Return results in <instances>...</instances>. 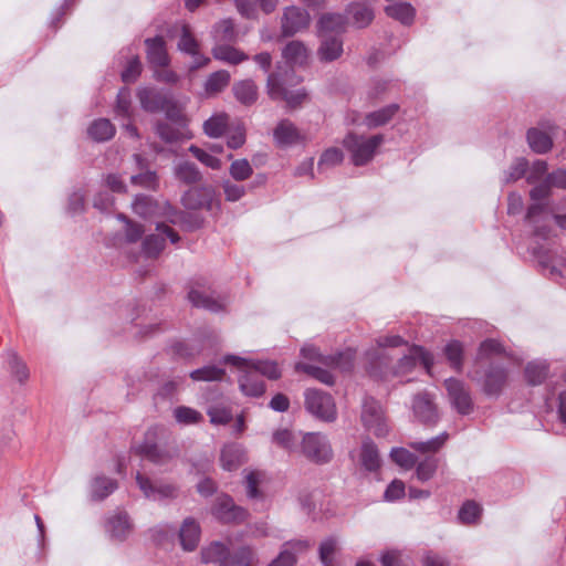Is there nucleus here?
Masks as SVG:
<instances>
[{
	"mask_svg": "<svg viewBox=\"0 0 566 566\" xmlns=\"http://www.w3.org/2000/svg\"><path fill=\"white\" fill-rule=\"evenodd\" d=\"M115 113L118 116L130 117V92L127 88L118 92Z\"/></svg>",
	"mask_w": 566,
	"mask_h": 566,
	"instance_id": "63",
	"label": "nucleus"
},
{
	"mask_svg": "<svg viewBox=\"0 0 566 566\" xmlns=\"http://www.w3.org/2000/svg\"><path fill=\"white\" fill-rule=\"evenodd\" d=\"M552 126L547 129H543L541 127L530 128L527 132V143L531 149L537 154H545L551 150L553 147L552 139Z\"/></svg>",
	"mask_w": 566,
	"mask_h": 566,
	"instance_id": "24",
	"label": "nucleus"
},
{
	"mask_svg": "<svg viewBox=\"0 0 566 566\" xmlns=\"http://www.w3.org/2000/svg\"><path fill=\"white\" fill-rule=\"evenodd\" d=\"M322 38L317 55L323 62H332L343 54V40L337 35H319Z\"/></svg>",
	"mask_w": 566,
	"mask_h": 566,
	"instance_id": "25",
	"label": "nucleus"
},
{
	"mask_svg": "<svg viewBox=\"0 0 566 566\" xmlns=\"http://www.w3.org/2000/svg\"><path fill=\"white\" fill-rule=\"evenodd\" d=\"M310 51L306 45L297 40L289 42L282 50V56L290 65H304L308 60Z\"/></svg>",
	"mask_w": 566,
	"mask_h": 566,
	"instance_id": "30",
	"label": "nucleus"
},
{
	"mask_svg": "<svg viewBox=\"0 0 566 566\" xmlns=\"http://www.w3.org/2000/svg\"><path fill=\"white\" fill-rule=\"evenodd\" d=\"M211 512L217 520L224 523L241 522L247 517V511L235 505L227 494L217 496Z\"/></svg>",
	"mask_w": 566,
	"mask_h": 566,
	"instance_id": "14",
	"label": "nucleus"
},
{
	"mask_svg": "<svg viewBox=\"0 0 566 566\" xmlns=\"http://www.w3.org/2000/svg\"><path fill=\"white\" fill-rule=\"evenodd\" d=\"M295 371H297V373L303 371L325 385L334 384L333 374L329 370L324 369L319 366H315L312 364H305V363H296Z\"/></svg>",
	"mask_w": 566,
	"mask_h": 566,
	"instance_id": "43",
	"label": "nucleus"
},
{
	"mask_svg": "<svg viewBox=\"0 0 566 566\" xmlns=\"http://www.w3.org/2000/svg\"><path fill=\"white\" fill-rule=\"evenodd\" d=\"M258 558L254 551L249 546H243L237 551V557L233 559L232 565L222 566H255Z\"/></svg>",
	"mask_w": 566,
	"mask_h": 566,
	"instance_id": "59",
	"label": "nucleus"
},
{
	"mask_svg": "<svg viewBox=\"0 0 566 566\" xmlns=\"http://www.w3.org/2000/svg\"><path fill=\"white\" fill-rule=\"evenodd\" d=\"M237 36L234 24L231 20H222L213 27V38L217 41H234Z\"/></svg>",
	"mask_w": 566,
	"mask_h": 566,
	"instance_id": "52",
	"label": "nucleus"
},
{
	"mask_svg": "<svg viewBox=\"0 0 566 566\" xmlns=\"http://www.w3.org/2000/svg\"><path fill=\"white\" fill-rule=\"evenodd\" d=\"M437 469L438 460L436 458H427L417 464L416 476L419 481L426 482L433 478Z\"/></svg>",
	"mask_w": 566,
	"mask_h": 566,
	"instance_id": "55",
	"label": "nucleus"
},
{
	"mask_svg": "<svg viewBox=\"0 0 566 566\" xmlns=\"http://www.w3.org/2000/svg\"><path fill=\"white\" fill-rule=\"evenodd\" d=\"M229 174L235 181H244L252 176L253 168L247 159H237L230 165Z\"/></svg>",
	"mask_w": 566,
	"mask_h": 566,
	"instance_id": "50",
	"label": "nucleus"
},
{
	"mask_svg": "<svg viewBox=\"0 0 566 566\" xmlns=\"http://www.w3.org/2000/svg\"><path fill=\"white\" fill-rule=\"evenodd\" d=\"M360 465L367 471H376L380 467V457L376 444L366 440L363 442L359 453Z\"/></svg>",
	"mask_w": 566,
	"mask_h": 566,
	"instance_id": "34",
	"label": "nucleus"
},
{
	"mask_svg": "<svg viewBox=\"0 0 566 566\" xmlns=\"http://www.w3.org/2000/svg\"><path fill=\"white\" fill-rule=\"evenodd\" d=\"M418 364L422 365L427 373H430V369L433 365V357L423 347L412 346L408 349V353L398 360L392 373L396 376L406 375L410 373Z\"/></svg>",
	"mask_w": 566,
	"mask_h": 566,
	"instance_id": "8",
	"label": "nucleus"
},
{
	"mask_svg": "<svg viewBox=\"0 0 566 566\" xmlns=\"http://www.w3.org/2000/svg\"><path fill=\"white\" fill-rule=\"evenodd\" d=\"M295 78L293 72L285 71L282 73L280 70L269 74L266 80V93L270 98L277 101L283 99L287 106L296 107L306 97L303 90L292 91L287 87V82H293Z\"/></svg>",
	"mask_w": 566,
	"mask_h": 566,
	"instance_id": "3",
	"label": "nucleus"
},
{
	"mask_svg": "<svg viewBox=\"0 0 566 566\" xmlns=\"http://www.w3.org/2000/svg\"><path fill=\"white\" fill-rule=\"evenodd\" d=\"M87 134L95 142H106L115 135V127L108 119L99 118L88 126Z\"/></svg>",
	"mask_w": 566,
	"mask_h": 566,
	"instance_id": "35",
	"label": "nucleus"
},
{
	"mask_svg": "<svg viewBox=\"0 0 566 566\" xmlns=\"http://www.w3.org/2000/svg\"><path fill=\"white\" fill-rule=\"evenodd\" d=\"M181 202L184 207L189 210H213L220 206L219 201L214 198V190L211 187L191 188L187 190L181 197Z\"/></svg>",
	"mask_w": 566,
	"mask_h": 566,
	"instance_id": "12",
	"label": "nucleus"
},
{
	"mask_svg": "<svg viewBox=\"0 0 566 566\" xmlns=\"http://www.w3.org/2000/svg\"><path fill=\"white\" fill-rule=\"evenodd\" d=\"M449 436L443 432L437 437H433L427 441H413L409 443V447L420 453H437L446 443Z\"/></svg>",
	"mask_w": 566,
	"mask_h": 566,
	"instance_id": "42",
	"label": "nucleus"
},
{
	"mask_svg": "<svg viewBox=\"0 0 566 566\" xmlns=\"http://www.w3.org/2000/svg\"><path fill=\"white\" fill-rule=\"evenodd\" d=\"M411 408L413 416L422 423L433 424L439 419L433 397L427 392L416 395Z\"/></svg>",
	"mask_w": 566,
	"mask_h": 566,
	"instance_id": "15",
	"label": "nucleus"
},
{
	"mask_svg": "<svg viewBox=\"0 0 566 566\" xmlns=\"http://www.w3.org/2000/svg\"><path fill=\"white\" fill-rule=\"evenodd\" d=\"M208 416L210 417V422L213 424H226L232 419L231 411L221 406L209 408Z\"/></svg>",
	"mask_w": 566,
	"mask_h": 566,
	"instance_id": "64",
	"label": "nucleus"
},
{
	"mask_svg": "<svg viewBox=\"0 0 566 566\" xmlns=\"http://www.w3.org/2000/svg\"><path fill=\"white\" fill-rule=\"evenodd\" d=\"M180 39L178 41V50L187 54H196L199 50V43L191 33L189 25L182 24L180 29Z\"/></svg>",
	"mask_w": 566,
	"mask_h": 566,
	"instance_id": "46",
	"label": "nucleus"
},
{
	"mask_svg": "<svg viewBox=\"0 0 566 566\" xmlns=\"http://www.w3.org/2000/svg\"><path fill=\"white\" fill-rule=\"evenodd\" d=\"M224 361L233 365L238 370L256 371L258 375H263L272 380L281 377V370L273 360H252L230 355L224 358Z\"/></svg>",
	"mask_w": 566,
	"mask_h": 566,
	"instance_id": "11",
	"label": "nucleus"
},
{
	"mask_svg": "<svg viewBox=\"0 0 566 566\" xmlns=\"http://www.w3.org/2000/svg\"><path fill=\"white\" fill-rule=\"evenodd\" d=\"M163 432L164 430L158 427L148 429L144 441L134 448L135 452L156 465H166L174 461L179 455L177 446L157 443Z\"/></svg>",
	"mask_w": 566,
	"mask_h": 566,
	"instance_id": "1",
	"label": "nucleus"
},
{
	"mask_svg": "<svg viewBox=\"0 0 566 566\" xmlns=\"http://www.w3.org/2000/svg\"><path fill=\"white\" fill-rule=\"evenodd\" d=\"M235 99L244 106H251L258 101V86L252 80H241L233 84Z\"/></svg>",
	"mask_w": 566,
	"mask_h": 566,
	"instance_id": "29",
	"label": "nucleus"
},
{
	"mask_svg": "<svg viewBox=\"0 0 566 566\" xmlns=\"http://www.w3.org/2000/svg\"><path fill=\"white\" fill-rule=\"evenodd\" d=\"M231 75L226 70L211 73L206 83L205 91L208 95H216L222 92L230 83Z\"/></svg>",
	"mask_w": 566,
	"mask_h": 566,
	"instance_id": "41",
	"label": "nucleus"
},
{
	"mask_svg": "<svg viewBox=\"0 0 566 566\" xmlns=\"http://www.w3.org/2000/svg\"><path fill=\"white\" fill-rule=\"evenodd\" d=\"M388 17L398 20L402 24H410L415 19V9L407 2H395L385 8Z\"/></svg>",
	"mask_w": 566,
	"mask_h": 566,
	"instance_id": "37",
	"label": "nucleus"
},
{
	"mask_svg": "<svg viewBox=\"0 0 566 566\" xmlns=\"http://www.w3.org/2000/svg\"><path fill=\"white\" fill-rule=\"evenodd\" d=\"M311 17L308 12L300 7L290 6L284 8L281 17L282 36H292L310 27Z\"/></svg>",
	"mask_w": 566,
	"mask_h": 566,
	"instance_id": "9",
	"label": "nucleus"
},
{
	"mask_svg": "<svg viewBox=\"0 0 566 566\" xmlns=\"http://www.w3.org/2000/svg\"><path fill=\"white\" fill-rule=\"evenodd\" d=\"M354 358L355 353L352 349H348L337 355L324 357V366L346 373L352 370L354 367Z\"/></svg>",
	"mask_w": 566,
	"mask_h": 566,
	"instance_id": "38",
	"label": "nucleus"
},
{
	"mask_svg": "<svg viewBox=\"0 0 566 566\" xmlns=\"http://www.w3.org/2000/svg\"><path fill=\"white\" fill-rule=\"evenodd\" d=\"M548 374V366L545 361L528 363L525 368V377L532 385H538L545 380Z\"/></svg>",
	"mask_w": 566,
	"mask_h": 566,
	"instance_id": "45",
	"label": "nucleus"
},
{
	"mask_svg": "<svg viewBox=\"0 0 566 566\" xmlns=\"http://www.w3.org/2000/svg\"><path fill=\"white\" fill-rule=\"evenodd\" d=\"M200 525L192 517H187L180 527L179 538L185 551L192 552L197 548L200 541Z\"/></svg>",
	"mask_w": 566,
	"mask_h": 566,
	"instance_id": "23",
	"label": "nucleus"
},
{
	"mask_svg": "<svg viewBox=\"0 0 566 566\" xmlns=\"http://www.w3.org/2000/svg\"><path fill=\"white\" fill-rule=\"evenodd\" d=\"M229 116L226 113L212 115L203 123V132L211 138H218L227 130Z\"/></svg>",
	"mask_w": 566,
	"mask_h": 566,
	"instance_id": "40",
	"label": "nucleus"
},
{
	"mask_svg": "<svg viewBox=\"0 0 566 566\" xmlns=\"http://www.w3.org/2000/svg\"><path fill=\"white\" fill-rule=\"evenodd\" d=\"M507 379V370L497 364H492L485 373L483 390L488 396H499Z\"/></svg>",
	"mask_w": 566,
	"mask_h": 566,
	"instance_id": "19",
	"label": "nucleus"
},
{
	"mask_svg": "<svg viewBox=\"0 0 566 566\" xmlns=\"http://www.w3.org/2000/svg\"><path fill=\"white\" fill-rule=\"evenodd\" d=\"M361 420L365 427L376 436L385 437L388 433L382 407L378 401L370 397L364 399Z\"/></svg>",
	"mask_w": 566,
	"mask_h": 566,
	"instance_id": "7",
	"label": "nucleus"
},
{
	"mask_svg": "<svg viewBox=\"0 0 566 566\" xmlns=\"http://www.w3.org/2000/svg\"><path fill=\"white\" fill-rule=\"evenodd\" d=\"M448 399L452 408L461 415H469L473 410V401L468 387L459 379L444 380Z\"/></svg>",
	"mask_w": 566,
	"mask_h": 566,
	"instance_id": "10",
	"label": "nucleus"
},
{
	"mask_svg": "<svg viewBox=\"0 0 566 566\" xmlns=\"http://www.w3.org/2000/svg\"><path fill=\"white\" fill-rule=\"evenodd\" d=\"M157 135L166 143H175L181 139L182 133L169 124L160 123L156 126Z\"/></svg>",
	"mask_w": 566,
	"mask_h": 566,
	"instance_id": "62",
	"label": "nucleus"
},
{
	"mask_svg": "<svg viewBox=\"0 0 566 566\" xmlns=\"http://www.w3.org/2000/svg\"><path fill=\"white\" fill-rule=\"evenodd\" d=\"M137 96L142 108L150 113L159 112L166 108V104L169 103L167 96L147 87L139 88Z\"/></svg>",
	"mask_w": 566,
	"mask_h": 566,
	"instance_id": "26",
	"label": "nucleus"
},
{
	"mask_svg": "<svg viewBox=\"0 0 566 566\" xmlns=\"http://www.w3.org/2000/svg\"><path fill=\"white\" fill-rule=\"evenodd\" d=\"M172 170L175 178L186 185H195L202 179L198 167L188 160L177 163Z\"/></svg>",
	"mask_w": 566,
	"mask_h": 566,
	"instance_id": "32",
	"label": "nucleus"
},
{
	"mask_svg": "<svg viewBox=\"0 0 566 566\" xmlns=\"http://www.w3.org/2000/svg\"><path fill=\"white\" fill-rule=\"evenodd\" d=\"M346 12L352 18L355 27L366 28L375 18L374 1L361 0L353 2L347 7Z\"/></svg>",
	"mask_w": 566,
	"mask_h": 566,
	"instance_id": "18",
	"label": "nucleus"
},
{
	"mask_svg": "<svg viewBox=\"0 0 566 566\" xmlns=\"http://www.w3.org/2000/svg\"><path fill=\"white\" fill-rule=\"evenodd\" d=\"M528 168V161L523 158H516L510 168L504 172V182L510 184L521 179Z\"/></svg>",
	"mask_w": 566,
	"mask_h": 566,
	"instance_id": "53",
	"label": "nucleus"
},
{
	"mask_svg": "<svg viewBox=\"0 0 566 566\" xmlns=\"http://www.w3.org/2000/svg\"><path fill=\"white\" fill-rule=\"evenodd\" d=\"M239 386L243 395L259 397L263 395L265 387L256 371L238 370Z\"/></svg>",
	"mask_w": 566,
	"mask_h": 566,
	"instance_id": "27",
	"label": "nucleus"
},
{
	"mask_svg": "<svg viewBox=\"0 0 566 566\" xmlns=\"http://www.w3.org/2000/svg\"><path fill=\"white\" fill-rule=\"evenodd\" d=\"M105 527L113 539L123 542L129 536L133 525L125 512H117L107 518Z\"/></svg>",
	"mask_w": 566,
	"mask_h": 566,
	"instance_id": "20",
	"label": "nucleus"
},
{
	"mask_svg": "<svg viewBox=\"0 0 566 566\" xmlns=\"http://www.w3.org/2000/svg\"><path fill=\"white\" fill-rule=\"evenodd\" d=\"M384 143V136L378 134L370 137L349 133L343 140V146L350 154L355 166H364L373 160L376 150Z\"/></svg>",
	"mask_w": 566,
	"mask_h": 566,
	"instance_id": "2",
	"label": "nucleus"
},
{
	"mask_svg": "<svg viewBox=\"0 0 566 566\" xmlns=\"http://www.w3.org/2000/svg\"><path fill=\"white\" fill-rule=\"evenodd\" d=\"M133 210L143 218H150L158 214V205L148 196H136L133 202Z\"/></svg>",
	"mask_w": 566,
	"mask_h": 566,
	"instance_id": "44",
	"label": "nucleus"
},
{
	"mask_svg": "<svg viewBox=\"0 0 566 566\" xmlns=\"http://www.w3.org/2000/svg\"><path fill=\"white\" fill-rule=\"evenodd\" d=\"M481 512L482 509L478 503L467 501L459 510L458 518L462 524H474L479 521Z\"/></svg>",
	"mask_w": 566,
	"mask_h": 566,
	"instance_id": "47",
	"label": "nucleus"
},
{
	"mask_svg": "<svg viewBox=\"0 0 566 566\" xmlns=\"http://www.w3.org/2000/svg\"><path fill=\"white\" fill-rule=\"evenodd\" d=\"M344 159V155L338 148L326 149L318 161V168L333 167L339 165Z\"/></svg>",
	"mask_w": 566,
	"mask_h": 566,
	"instance_id": "61",
	"label": "nucleus"
},
{
	"mask_svg": "<svg viewBox=\"0 0 566 566\" xmlns=\"http://www.w3.org/2000/svg\"><path fill=\"white\" fill-rule=\"evenodd\" d=\"M136 483L144 496L150 501H170L175 500L179 494V490L175 484L161 480H153L140 472L136 474Z\"/></svg>",
	"mask_w": 566,
	"mask_h": 566,
	"instance_id": "5",
	"label": "nucleus"
},
{
	"mask_svg": "<svg viewBox=\"0 0 566 566\" xmlns=\"http://www.w3.org/2000/svg\"><path fill=\"white\" fill-rule=\"evenodd\" d=\"M212 55L216 60L237 65L249 59V56L239 49L228 44H217L212 49Z\"/></svg>",
	"mask_w": 566,
	"mask_h": 566,
	"instance_id": "33",
	"label": "nucleus"
},
{
	"mask_svg": "<svg viewBox=\"0 0 566 566\" xmlns=\"http://www.w3.org/2000/svg\"><path fill=\"white\" fill-rule=\"evenodd\" d=\"M145 44L146 57L149 64L154 67H166L169 65L170 59L163 36L146 39Z\"/></svg>",
	"mask_w": 566,
	"mask_h": 566,
	"instance_id": "17",
	"label": "nucleus"
},
{
	"mask_svg": "<svg viewBox=\"0 0 566 566\" xmlns=\"http://www.w3.org/2000/svg\"><path fill=\"white\" fill-rule=\"evenodd\" d=\"M444 354L453 368L459 370L462 367L463 347L460 342L452 340L447 344Z\"/></svg>",
	"mask_w": 566,
	"mask_h": 566,
	"instance_id": "57",
	"label": "nucleus"
},
{
	"mask_svg": "<svg viewBox=\"0 0 566 566\" xmlns=\"http://www.w3.org/2000/svg\"><path fill=\"white\" fill-rule=\"evenodd\" d=\"M174 417L178 423L185 426L198 423L203 419L199 411L186 406L175 408Z\"/></svg>",
	"mask_w": 566,
	"mask_h": 566,
	"instance_id": "48",
	"label": "nucleus"
},
{
	"mask_svg": "<svg viewBox=\"0 0 566 566\" xmlns=\"http://www.w3.org/2000/svg\"><path fill=\"white\" fill-rule=\"evenodd\" d=\"M264 474L260 471H250L245 475V490L249 499H260L262 496L259 485L263 481Z\"/></svg>",
	"mask_w": 566,
	"mask_h": 566,
	"instance_id": "54",
	"label": "nucleus"
},
{
	"mask_svg": "<svg viewBox=\"0 0 566 566\" xmlns=\"http://www.w3.org/2000/svg\"><path fill=\"white\" fill-rule=\"evenodd\" d=\"M189 151L196 157L202 165L213 169L219 170L222 167V161L210 151L205 150L196 145H191L189 147Z\"/></svg>",
	"mask_w": 566,
	"mask_h": 566,
	"instance_id": "49",
	"label": "nucleus"
},
{
	"mask_svg": "<svg viewBox=\"0 0 566 566\" xmlns=\"http://www.w3.org/2000/svg\"><path fill=\"white\" fill-rule=\"evenodd\" d=\"M346 18L340 13H325L318 22V35H331V33H343L346 30Z\"/></svg>",
	"mask_w": 566,
	"mask_h": 566,
	"instance_id": "31",
	"label": "nucleus"
},
{
	"mask_svg": "<svg viewBox=\"0 0 566 566\" xmlns=\"http://www.w3.org/2000/svg\"><path fill=\"white\" fill-rule=\"evenodd\" d=\"M391 460L399 467L409 470L416 464V455L405 448H392L390 451Z\"/></svg>",
	"mask_w": 566,
	"mask_h": 566,
	"instance_id": "51",
	"label": "nucleus"
},
{
	"mask_svg": "<svg viewBox=\"0 0 566 566\" xmlns=\"http://www.w3.org/2000/svg\"><path fill=\"white\" fill-rule=\"evenodd\" d=\"M116 489V481L105 476H96L91 483V497L95 501L104 500Z\"/></svg>",
	"mask_w": 566,
	"mask_h": 566,
	"instance_id": "39",
	"label": "nucleus"
},
{
	"mask_svg": "<svg viewBox=\"0 0 566 566\" xmlns=\"http://www.w3.org/2000/svg\"><path fill=\"white\" fill-rule=\"evenodd\" d=\"M273 136L280 146H291L303 139L295 125L287 119H283L279 123L274 129Z\"/></svg>",
	"mask_w": 566,
	"mask_h": 566,
	"instance_id": "28",
	"label": "nucleus"
},
{
	"mask_svg": "<svg viewBox=\"0 0 566 566\" xmlns=\"http://www.w3.org/2000/svg\"><path fill=\"white\" fill-rule=\"evenodd\" d=\"M188 298L193 306L206 308L211 312H218L227 304V300L224 297L214 296L212 293L197 289H192L188 293Z\"/></svg>",
	"mask_w": 566,
	"mask_h": 566,
	"instance_id": "22",
	"label": "nucleus"
},
{
	"mask_svg": "<svg viewBox=\"0 0 566 566\" xmlns=\"http://www.w3.org/2000/svg\"><path fill=\"white\" fill-rule=\"evenodd\" d=\"M399 106L397 104H390L384 108L371 112L366 115L364 124L368 128H376L387 124L398 112Z\"/></svg>",
	"mask_w": 566,
	"mask_h": 566,
	"instance_id": "36",
	"label": "nucleus"
},
{
	"mask_svg": "<svg viewBox=\"0 0 566 566\" xmlns=\"http://www.w3.org/2000/svg\"><path fill=\"white\" fill-rule=\"evenodd\" d=\"M130 181L133 185L150 190H156L159 185L158 176L156 171L153 170H146L138 175L132 176Z\"/></svg>",
	"mask_w": 566,
	"mask_h": 566,
	"instance_id": "58",
	"label": "nucleus"
},
{
	"mask_svg": "<svg viewBox=\"0 0 566 566\" xmlns=\"http://www.w3.org/2000/svg\"><path fill=\"white\" fill-rule=\"evenodd\" d=\"M201 562L218 566L232 565L237 552L231 554L229 547L221 542H212L201 549Z\"/></svg>",
	"mask_w": 566,
	"mask_h": 566,
	"instance_id": "16",
	"label": "nucleus"
},
{
	"mask_svg": "<svg viewBox=\"0 0 566 566\" xmlns=\"http://www.w3.org/2000/svg\"><path fill=\"white\" fill-rule=\"evenodd\" d=\"M247 461L244 448L239 443L226 444L220 454V463L223 470L234 471Z\"/></svg>",
	"mask_w": 566,
	"mask_h": 566,
	"instance_id": "21",
	"label": "nucleus"
},
{
	"mask_svg": "<svg viewBox=\"0 0 566 566\" xmlns=\"http://www.w3.org/2000/svg\"><path fill=\"white\" fill-rule=\"evenodd\" d=\"M224 371L216 366H205L196 369L190 374V377L196 381H213L222 378Z\"/></svg>",
	"mask_w": 566,
	"mask_h": 566,
	"instance_id": "56",
	"label": "nucleus"
},
{
	"mask_svg": "<svg viewBox=\"0 0 566 566\" xmlns=\"http://www.w3.org/2000/svg\"><path fill=\"white\" fill-rule=\"evenodd\" d=\"M305 408L317 419L333 421L336 418V407L331 395L317 389L305 391Z\"/></svg>",
	"mask_w": 566,
	"mask_h": 566,
	"instance_id": "6",
	"label": "nucleus"
},
{
	"mask_svg": "<svg viewBox=\"0 0 566 566\" xmlns=\"http://www.w3.org/2000/svg\"><path fill=\"white\" fill-rule=\"evenodd\" d=\"M157 233L149 234L143 241V251L148 258H156L165 248V238L169 239L171 243L179 241V235L170 227L165 223H157Z\"/></svg>",
	"mask_w": 566,
	"mask_h": 566,
	"instance_id": "13",
	"label": "nucleus"
},
{
	"mask_svg": "<svg viewBox=\"0 0 566 566\" xmlns=\"http://www.w3.org/2000/svg\"><path fill=\"white\" fill-rule=\"evenodd\" d=\"M302 453L316 464L328 463L334 457L329 440L318 432H307L303 436Z\"/></svg>",
	"mask_w": 566,
	"mask_h": 566,
	"instance_id": "4",
	"label": "nucleus"
},
{
	"mask_svg": "<svg viewBox=\"0 0 566 566\" xmlns=\"http://www.w3.org/2000/svg\"><path fill=\"white\" fill-rule=\"evenodd\" d=\"M142 72V63L137 55L133 56L122 72V80L125 83L135 82Z\"/></svg>",
	"mask_w": 566,
	"mask_h": 566,
	"instance_id": "60",
	"label": "nucleus"
}]
</instances>
